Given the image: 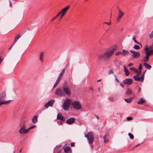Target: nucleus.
Listing matches in <instances>:
<instances>
[{"label":"nucleus","instance_id":"9","mask_svg":"<svg viewBox=\"0 0 153 153\" xmlns=\"http://www.w3.org/2000/svg\"><path fill=\"white\" fill-rule=\"evenodd\" d=\"M124 15V13L122 11L120 10H119V13L117 18V22L120 21Z\"/></svg>","mask_w":153,"mask_h":153},{"label":"nucleus","instance_id":"35","mask_svg":"<svg viewBox=\"0 0 153 153\" xmlns=\"http://www.w3.org/2000/svg\"><path fill=\"white\" fill-rule=\"evenodd\" d=\"M114 73V71L112 69H110L108 71V74H113Z\"/></svg>","mask_w":153,"mask_h":153},{"label":"nucleus","instance_id":"56","mask_svg":"<svg viewBox=\"0 0 153 153\" xmlns=\"http://www.w3.org/2000/svg\"><path fill=\"white\" fill-rule=\"evenodd\" d=\"M101 79H98L97 81V82H100V81H101Z\"/></svg>","mask_w":153,"mask_h":153},{"label":"nucleus","instance_id":"4","mask_svg":"<svg viewBox=\"0 0 153 153\" xmlns=\"http://www.w3.org/2000/svg\"><path fill=\"white\" fill-rule=\"evenodd\" d=\"M72 105L75 109L78 110L81 108V104L80 102L77 101H74L72 103Z\"/></svg>","mask_w":153,"mask_h":153},{"label":"nucleus","instance_id":"44","mask_svg":"<svg viewBox=\"0 0 153 153\" xmlns=\"http://www.w3.org/2000/svg\"><path fill=\"white\" fill-rule=\"evenodd\" d=\"M133 119V118L131 117H128L127 118V119L128 120H131Z\"/></svg>","mask_w":153,"mask_h":153},{"label":"nucleus","instance_id":"33","mask_svg":"<svg viewBox=\"0 0 153 153\" xmlns=\"http://www.w3.org/2000/svg\"><path fill=\"white\" fill-rule=\"evenodd\" d=\"M140 78H141V82H143V80H144V74H143L140 77Z\"/></svg>","mask_w":153,"mask_h":153},{"label":"nucleus","instance_id":"52","mask_svg":"<svg viewBox=\"0 0 153 153\" xmlns=\"http://www.w3.org/2000/svg\"><path fill=\"white\" fill-rule=\"evenodd\" d=\"M106 24L108 25H110L111 24V22L110 21L108 23L107 22V23H106Z\"/></svg>","mask_w":153,"mask_h":153},{"label":"nucleus","instance_id":"13","mask_svg":"<svg viewBox=\"0 0 153 153\" xmlns=\"http://www.w3.org/2000/svg\"><path fill=\"white\" fill-rule=\"evenodd\" d=\"M123 82L125 84L130 85L132 83V80L130 78L126 79L123 81Z\"/></svg>","mask_w":153,"mask_h":153},{"label":"nucleus","instance_id":"12","mask_svg":"<svg viewBox=\"0 0 153 153\" xmlns=\"http://www.w3.org/2000/svg\"><path fill=\"white\" fill-rule=\"evenodd\" d=\"M69 6H68L62 9L58 13V14L59 15V16L60 15V14H65L66 11L69 8Z\"/></svg>","mask_w":153,"mask_h":153},{"label":"nucleus","instance_id":"1","mask_svg":"<svg viewBox=\"0 0 153 153\" xmlns=\"http://www.w3.org/2000/svg\"><path fill=\"white\" fill-rule=\"evenodd\" d=\"M115 49H113L111 50H108L105 51L103 54L100 55L98 57L100 59L105 60L107 59H109L112 54L114 53V50Z\"/></svg>","mask_w":153,"mask_h":153},{"label":"nucleus","instance_id":"3","mask_svg":"<svg viewBox=\"0 0 153 153\" xmlns=\"http://www.w3.org/2000/svg\"><path fill=\"white\" fill-rule=\"evenodd\" d=\"M65 69H64L59 74L53 86V88H55L58 85L59 82L62 79V76L65 73Z\"/></svg>","mask_w":153,"mask_h":153},{"label":"nucleus","instance_id":"6","mask_svg":"<svg viewBox=\"0 0 153 153\" xmlns=\"http://www.w3.org/2000/svg\"><path fill=\"white\" fill-rule=\"evenodd\" d=\"M63 90L65 94L68 96L71 94V91L70 88L67 86H64L63 87Z\"/></svg>","mask_w":153,"mask_h":153},{"label":"nucleus","instance_id":"43","mask_svg":"<svg viewBox=\"0 0 153 153\" xmlns=\"http://www.w3.org/2000/svg\"><path fill=\"white\" fill-rule=\"evenodd\" d=\"M145 47H146V48H145V52L146 53V51H147L149 49V48L147 47V46H146Z\"/></svg>","mask_w":153,"mask_h":153},{"label":"nucleus","instance_id":"54","mask_svg":"<svg viewBox=\"0 0 153 153\" xmlns=\"http://www.w3.org/2000/svg\"><path fill=\"white\" fill-rule=\"evenodd\" d=\"M9 3H10V7H11L12 6V4L11 2L10 1H9Z\"/></svg>","mask_w":153,"mask_h":153},{"label":"nucleus","instance_id":"14","mask_svg":"<svg viewBox=\"0 0 153 153\" xmlns=\"http://www.w3.org/2000/svg\"><path fill=\"white\" fill-rule=\"evenodd\" d=\"M75 119L74 118L71 117L68 119L66 122V123L68 124H71L74 123L75 121Z\"/></svg>","mask_w":153,"mask_h":153},{"label":"nucleus","instance_id":"58","mask_svg":"<svg viewBox=\"0 0 153 153\" xmlns=\"http://www.w3.org/2000/svg\"><path fill=\"white\" fill-rule=\"evenodd\" d=\"M96 117L97 118V119H99V118H98V117L97 116H96Z\"/></svg>","mask_w":153,"mask_h":153},{"label":"nucleus","instance_id":"30","mask_svg":"<svg viewBox=\"0 0 153 153\" xmlns=\"http://www.w3.org/2000/svg\"><path fill=\"white\" fill-rule=\"evenodd\" d=\"M132 93V90L130 88L127 89L126 92V93L128 94H130Z\"/></svg>","mask_w":153,"mask_h":153},{"label":"nucleus","instance_id":"40","mask_svg":"<svg viewBox=\"0 0 153 153\" xmlns=\"http://www.w3.org/2000/svg\"><path fill=\"white\" fill-rule=\"evenodd\" d=\"M135 37H133V38L132 39H133V40L134 41V42H135V43H137V44H138L140 45V44L139 43H138L137 42L136 40H135Z\"/></svg>","mask_w":153,"mask_h":153},{"label":"nucleus","instance_id":"48","mask_svg":"<svg viewBox=\"0 0 153 153\" xmlns=\"http://www.w3.org/2000/svg\"><path fill=\"white\" fill-rule=\"evenodd\" d=\"M14 44H13V43L12 45L10 46V47H9V48L8 49L9 50H10L12 48V47H13V45Z\"/></svg>","mask_w":153,"mask_h":153},{"label":"nucleus","instance_id":"39","mask_svg":"<svg viewBox=\"0 0 153 153\" xmlns=\"http://www.w3.org/2000/svg\"><path fill=\"white\" fill-rule=\"evenodd\" d=\"M115 81L117 82L120 83V82H119V80L117 79L116 75L115 76Z\"/></svg>","mask_w":153,"mask_h":153},{"label":"nucleus","instance_id":"20","mask_svg":"<svg viewBox=\"0 0 153 153\" xmlns=\"http://www.w3.org/2000/svg\"><path fill=\"white\" fill-rule=\"evenodd\" d=\"M143 65H144L145 67L148 70H150L152 68L151 65H149L147 63H143Z\"/></svg>","mask_w":153,"mask_h":153},{"label":"nucleus","instance_id":"41","mask_svg":"<svg viewBox=\"0 0 153 153\" xmlns=\"http://www.w3.org/2000/svg\"><path fill=\"white\" fill-rule=\"evenodd\" d=\"M36 126H31L30 127V128H28L27 129H29L28 130V131L31 129H33Z\"/></svg>","mask_w":153,"mask_h":153},{"label":"nucleus","instance_id":"36","mask_svg":"<svg viewBox=\"0 0 153 153\" xmlns=\"http://www.w3.org/2000/svg\"><path fill=\"white\" fill-rule=\"evenodd\" d=\"M149 37L150 38H152L153 37V30L150 34H149Z\"/></svg>","mask_w":153,"mask_h":153},{"label":"nucleus","instance_id":"51","mask_svg":"<svg viewBox=\"0 0 153 153\" xmlns=\"http://www.w3.org/2000/svg\"><path fill=\"white\" fill-rule=\"evenodd\" d=\"M133 65V64L132 63H130L129 64H128V66H129V67H130L132 65Z\"/></svg>","mask_w":153,"mask_h":153},{"label":"nucleus","instance_id":"15","mask_svg":"<svg viewBox=\"0 0 153 153\" xmlns=\"http://www.w3.org/2000/svg\"><path fill=\"white\" fill-rule=\"evenodd\" d=\"M57 119L62 121H64L65 120V118L64 117L61 113H59L57 115Z\"/></svg>","mask_w":153,"mask_h":153},{"label":"nucleus","instance_id":"62","mask_svg":"<svg viewBox=\"0 0 153 153\" xmlns=\"http://www.w3.org/2000/svg\"><path fill=\"white\" fill-rule=\"evenodd\" d=\"M109 29H108V30H106V31H107Z\"/></svg>","mask_w":153,"mask_h":153},{"label":"nucleus","instance_id":"46","mask_svg":"<svg viewBox=\"0 0 153 153\" xmlns=\"http://www.w3.org/2000/svg\"><path fill=\"white\" fill-rule=\"evenodd\" d=\"M3 60V59L2 58L1 56H0V64H1Z\"/></svg>","mask_w":153,"mask_h":153},{"label":"nucleus","instance_id":"28","mask_svg":"<svg viewBox=\"0 0 153 153\" xmlns=\"http://www.w3.org/2000/svg\"><path fill=\"white\" fill-rule=\"evenodd\" d=\"M149 56L146 54V56L143 58V60L145 62H147L149 59Z\"/></svg>","mask_w":153,"mask_h":153},{"label":"nucleus","instance_id":"59","mask_svg":"<svg viewBox=\"0 0 153 153\" xmlns=\"http://www.w3.org/2000/svg\"><path fill=\"white\" fill-rule=\"evenodd\" d=\"M106 23H107V22H103L104 24H106Z\"/></svg>","mask_w":153,"mask_h":153},{"label":"nucleus","instance_id":"16","mask_svg":"<svg viewBox=\"0 0 153 153\" xmlns=\"http://www.w3.org/2000/svg\"><path fill=\"white\" fill-rule=\"evenodd\" d=\"M140 74V71L138 74H137L136 75L133 76V77L134 78V80L135 81H140L141 80V79L140 77H139V75Z\"/></svg>","mask_w":153,"mask_h":153},{"label":"nucleus","instance_id":"5","mask_svg":"<svg viewBox=\"0 0 153 153\" xmlns=\"http://www.w3.org/2000/svg\"><path fill=\"white\" fill-rule=\"evenodd\" d=\"M5 97V96L4 95H1L0 96V106L3 104H7L11 102V100H8L7 101L4 100L1 101V100H3L4 99Z\"/></svg>","mask_w":153,"mask_h":153},{"label":"nucleus","instance_id":"10","mask_svg":"<svg viewBox=\"0 0 153 153\" xmlns=\"http://www.w3.org/2000/svg\"><path fill=\"white\" fill-rule=\"evenodd\" d=\"M54 102V100H50L45 104L44 107L46 108H48L49 106H52Z\"/></svg>","mask_w":153,"mask_h":153},{"label":"nucleus","instance_id":"18","mask_svg":"<svg viewBox=\"0 0 153 153\" xmlns=\"http://www.w3.org/2000/svg\"><path fill=\"white\" fill-rule=\"evenodd\" d=\"M64 152L66 153H71V148L69 146H66L64 148Z\"/></svg>","mask_w":153,"mask_h":153},{"label":"nucleus","instance_id":"60","mask_svg":"<svg viewBox=\"0 0 153 153\" xmlns=\"http://www.w3.org/2000/svg\"><path fill=\"white\" fill-rule=\"evenodd\" d=\"M146 71H144V72L143 73V74H144H144H145V72H146Z\"/></svg>","mask_w":153,"mask_h":153},{"label":"nucleus","instance_id":"45","mask_svg":"<svg viewBox=\"0 0 153 153\" xmlns=\"http://www.w3.org/2000/svg\"><path fill=\"white\" fill-rule=\"evenodd\" d=\"M108 100L110 101H113V99L112 97H110L108 98Z\"/></svg>","mask_w":153,"mask_h":153},{"label":"nucleus","instance_id":"19","mask_svg":"<svg viewBox=\"0 0 153 153\" xmlns=\"http://www.w3.org/2000/svg\"><path fill=\"white\" fill-rule=\"evenodd\" d=\"M129 53V52L127 50L123 49L122 51V55L123 56H125Z\"/></svg>","mask_w":153,"mask_h":153},{"label":"nucleus","instance_id":"21","mask_svg":"<svg viewBox=\"0 0 153 153\" xmlns=\"http://www.w3.org/2000/svg\"><path fill=\"white\" fill-rule=\"evenodd\" d=\"M124 70L125 72V75L128 76L129 74V72L128 69L126 68L125 66H123Z\"/></svg>","mask_w":153,"mask_h":153},{"label":"nucleus","instance_id":"57","mask_svg":"<svg viewBox=\"0 0 153 153\" xmlns=\"http://www.w3.org/2000/svg\"><path fill=\"white\" fill-rule=\"evenodd\" d=\"M61 151V150H60L59 151H58L57 153H60Z\"/></svg>","mask_w":153,"mask_h":153},{"label":"nucleus","instance_id":"50","mask_svg":"<svg viewBox=\"0 0 153 153\" xmlns=\"http://www.w3.org/2000/svg\"><path fill=\"white\" fill-rule=\"evenodd\" d=\"M65 15V14H60V15H61V16L60 17V19H62V17Z\"/></svg>","mask_w":153,"mask_h":153},{"label":"nucleus","instance_id":"2","mask_svg":"<svg viewBox=\"0 0 153 153\" xmlns=\"http://www.w3.org/2000/svg\"><path fill=\"white\" fill-rule=\"evenodd\" d=\"M85 136L87 138L90 144H92L93 143L94 140V136L92 132H89L87 134L85 135Z\"/></svg>","mask_w":153,"mask_h":153},{"label":"nucleus","instance_id":"63","mask_svg":"<svg viewBox=\"0 0 153 153\" xmlns=\"http://www.w3.org/2000/svg\"><path fill=\"white\" fill-rule=\"evenodd\" d=\"M140 46H141V47H142V46L141 45V44H140Z\"/></svg>","mask_w":153,"mask_h":153},{"label":"nucleus","instance_id":"38","mask_svg":"<svg viewBox=\"0 0 153 153\" xmlns=\"http://www.w3.org/2000/svg\"><path fill=\"white\" fill-rule=\"evenodd\" d=\"M59 16L58 14H57L55 17H54L52 19H51V21H53L54 20L56 19Z\"/></svg>","mask_w":153,"mask_h":153},{"label":"nucleus","instance_id":"53","mask_svg":"<svg viewBox=\"0 0 153 153\" xmlns=\"http://www.w3.org/2000/svg\"><path fill=\"white\" fill-rule=\"evenodd\" d=\"M120 84V86L122 88H124V87H123V86L122 85V84L120 83V82L119 83Z\"/></svg>","mask_w":153,"mask_h":153},{"label":"nucleus","instance_id":"37","mask_svg":"<svg viewBox=\"0 0 153 153\" xmlns=\"http://www.w3.org/2000/svg\"><path fill=\"white\" fill-rule=\"evenodd\" d=\"M121 54H122V51L121 52V51H118L116 52L115 54L116 56H118Z\"/></svg>","mask_w":153,"mask_h":153},{"label":"nucleus","instance_id":"24","mask_svg":"<svg viewBox=\"0 0 153 153\" xmlns=\"http://www.w3.org/2000/svg\"><path fill=\"white\" fill-rule=\"evenodd\" d=\"M21 37V35L19 34L17 36H16L13 41V44H15L16 42H17V40L20 38Z\"/></svg>","mask_w":153,"mask_h":153},{"label":"nucleus","instance_id":"27","mask_svg":"<svg viewBox=\"0 0 153 153\" xmlns=\"http://www.w3.org/2000/svg\"><path fill=\"white\" fill-rule=\"evenodd\" d=\"M145 102L144 100L142 98L140 99V100L137 102V103L139 104H142Z\"/></svg>","mask_w":153,"mask_h":153},{"label":"nucleus","instance_id":"23","mask_svg":"<svg viewBox=\"0 0 153 153\" xmlns=\"http://www.w3.org/2000/svg\"><path fill=\"white\" fill-rule=\"evenodd\" d=\"M146 54H147L149 56L150 55L153 54V50H151L146 52Z\"/></svg>","mask_w":153,"mask_h":153},{"label":"nucleus","instance_id":"11","mask_svg":"<svg viewBox=\"0 0 153 153\" xmlns=\"http://www.w3.org/2000/svg\"><path fill=\"white\" fill-rule=\"evenodd\" d=\"M55 94L59 96H63L64 95V93L62 90L60 88L57 89L55 93Z\"/></svg>","mask_w":153,"mask_h":153},{"label":"nucleus","instance_id":"7","mask_svg":"<svg viewBox=\"0 0 153 153\" xmlns=\"http://www.w3.org/2000/svg\"><path fill=\"white\" fill-rule=\"evenodd\" d=\"M130 52L132 54L131 56L134 58H137L140 56V53L138 52H136L133 50H130Z\"/></svg>","mask_w":153,"mask_h":153},{"label":"nucleus","instance_id":"8","mask_svg":"<svg viewBox=\"0 0 153 153\" xmlns=\"http://www.w3.org/2000/svg\"><path fill=\"white\" fill-rule=\"evenodd\" d=\"M29 129H26L25 125H23L19 130V133L21 134H25L28 132Z\"/></svg>","mask_w":153,"mask_h":153},{"label":"nucleus","instance_id":"55","mask_svg":"<svg viewBox=\"0 0 153 153\" xmlns=\"http://www.w3.org/2000/svg\"><path fill=\"white\" fill-rule=\"evenodd\" d=\"M74 145V143H71V146L73 147V146Z\"/></svg>","mask_w":153,"mask_h":153},{"label":"nucleus","instance_id":"47","mask_svg":"<svg viewBox=\"0 0 153 153\" xmlns=\"http://www.w3.org/2000/svg\"><path fill=\"white\" fill-rule=\"evenodd\" d=\"M135 68L134 67H131L129 68V69L131 71H134V70Z\"/></svg>","mask_w":153,"mask_h":153},{"label":"nucleus","instance_id":"42","mask_svg":"<svg viewBox=\"0 0 153 153\" xmlns=\"http://www.w3.org/2000/svg\"><path fill=\"white\" fill-rule=\"evenodd\" d=\"M142 65L141 64H140L139 65V70L140 71L142 69Z\"/></svg>","mask_w":153,"mask_h":153},{"label":"nucleus","instance_id":"26","mask_svg":"<svg viewBox=\"0 0 153 153\" xmlns=\"http://www.w3.org/2000/svg\"><path fill=\"white\" fill-rule=\"evenodd\" d=\"M38 116H35L33 117L32 119V121L34 123H36L37 121Z\"/></svg>","mask_w":153,"mask_h":153},{"label":"nucleus","instance_id":"34","mask_svg":"<svg viewBox=\"0 0 153 153\" xmlns=\"http://www.w3.org/2000/svg\"><path fill=\"white\" fill-rule=\"evenodd\" d=\"M104 140L105 143H107L108 142V139L106 138L105 136L104 137Z\"/></svg>","mask_w":153,"mask_h":153},{"label":"nucleus","instance_id":"25","mask_svg":"<svg viewBox=\"0 0 153 153\" xmlns=\"http://www.w3.org/2000/svg\"><path fill=\"white\" fill-rule=\"evenodd\" d=\"M44 52H41L39 55V59L41 62H42L43 61V55L44 54Z\"/></svg>","mask_w":153,"mask_h":153},{"label":"nucleus","instance_id":"31","mask_svg":"<svg viewBox=\"0 0 153 153\" xmlns=\"http://www.w3.org/2000/svg\"><path fill=\"white\" fill-rule=\"evenodd\" d=\"M128 135L129 136L130 138L131 139H133L134 138V137L133 135L132 134H131L130 133H128Z\"/></svg>","mask_w":153,"mask_h":153},{"label":"nucleus","instance_id":"61","mask_svg":"<svg viewBox=\"0 0 153 153\" xmlns=\"http://www.w3.org/2000/svg\"><path fill=\"white\" fill-rule=\"evenodd\" d=\"M90 89L91 90H92L93 89L92 88H90Z\"/></svg>","mask_w":153,"mask_h":153},{"label":"nucleus","instance_id":"17","mask_svg":"<svg viewBox=\"0 0 153 153\" xmlns=\"http://www.w3.org/2000/svg\"><path fill=\"white\" fill-rule=\"evenodd\" d=\"M72 102H73L71 99L68 98L65 100L64 101V102L65 103V104L67 105L68 106H69L71 104L72 105Z\"/></svg>","mask_w":153,"mask_h":153},{"label":"nucleus","instance_id":"32","mask_svg":"<svg viewBox=\"0 0 153 153\" xmlns=\"http://www.w3.org/2000/svg\"><path fill=\"white\" fill-rule=\"evenodd\" d=\"M133 48L135 49H139L140 48V47L137 45H135Z\"/></svg>","mask_w":153,"mask_h":153},{"label":"nucleus","instance_id":"29","mask_svg":"<svg viewBox=\"0 0 153 153\" xmlns=\"http://www.w3.org/2000/svg\"><path fill=\"white\" fill-rule=\"evenodd\" d=\"M124 100L127 103H129L131 102L132 101V98H130L128 99H125Z\"/></svg>","mask_w":153,"mask_h":153},{"label":"nucleus","instance_id":"22","mask_svg":"<svg viewBox=\"0 0 153 153\" xmlns=\"http://www.w3.org/2000/svg\"><path fill=\"white\" fill-rule=\"evenodd\" d=\"M69 107L68 105L65 104L64 102L63 103V104L62 105V107L63 109L65 111H67L69 109Z\"/></svg>","mask_w":153,"mask_h":153},{"label":"nucleus","instance_id":"49","mask_svg":"<svg viewBox=\"0 0 153 153\" xmlns=\"http://www.w3.org/2000/svg\"><path fill=\"white\" fill-rule=\"evenodd\" d=\"M134 71L135 73H138L139 71H138L135 68L134 70Z\"/></svg>","mask_w":153,"mask_h":153}]
</instances>
